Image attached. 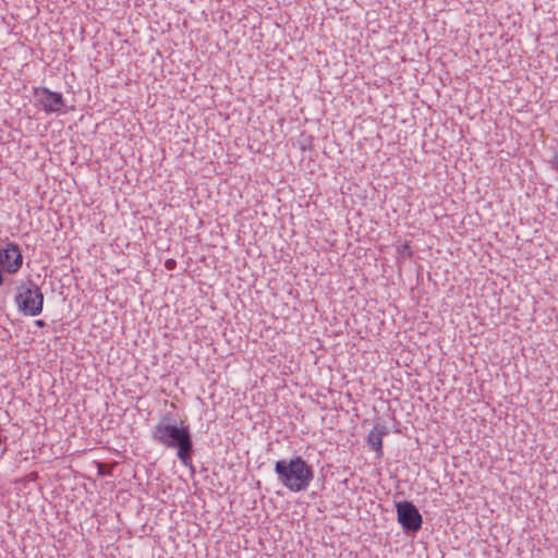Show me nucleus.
<instances>
[{
    "label": "nucleus",
    "mask_w": 558,
    "mask_h": 558,
    "mask_svg": "<svg viewBox=\"0 0 558 558\" xmlns=\"http://www.w3.org/2000/svg\"><path fill=\"white\" fill-rule=\"evenodd\" d=\"M275 472L281 485L293 493L306 490L314 478L312 466L300 456L278 460Z\"/></svg>",
    "instance_id": "f257e3e1"
},
{
    "label": "nucleus",
    "mask_w": 558,
    "mask_h": 558,
    "mask_svg": "<svg viewBox=\"0 0 558 558\" xmlns=\"http://www.w3.org/2000/svg\"><path fill=\"white\" fill-rule=\"evenodd\" d=\"M153 439L167 448H178L177 456L184 465L191 462L193 442L189 426L159 423L154 427Z\"/></svg>",
    "instance_id": "f03ea898"
},
{
    "label": "nucleus",
    "mask_w": 558,
    "mask_h": 558,
    "mask_svg": "<svg viewBox=\"0 0 558 558\" xmlns=\"http://www.w3.org/2000/svg\"><path fill=\"white\" fill-rule=\"evenodd\" d=\"M14 302L24 316L35 317L44 310V293L36 282L27 280L16 288Z\"/></svg>",
    "instance_id": "7ed1b4c3"
},
{
    "label": "nucleus",
    "mask_w": 558,
    "mask_h": 558,
    "mask_svg": "<svg viewBox=\"0 0 558 558\" xmlns=\"http://www.w3.org/2000/svg\"><path fill=\"white\" fill-rule=\"evenodd\" d=\"M23 256L20 247L15 243H8L5 247L0 248V271L15 274L22 267ZM3 283L2 272H0V286Z\"/></svg>",
    "instance_id": "20e7f679"
},
{
    "label": "nucleus",
    "mask_w": 558,
    "mask_h": 558,
    "mask_svg": "<svg viewBox=\"0 0 558 558\" xmlns=\"http://www.w3.org/2000/svg\"><path fill=\"white\" fill-rule=\"evenodd\" d=\"M398 521L405 532H417L422 526V515L410 501L397 505Z\"/></svg>",
    "instance_id": "39448f33"
},
{
    "label": "nucleus",
    "mask_w": 558,
    "mask_h": 558,
    "mask_svg": "<svg viewBox=\"0 0 558 558\" xmlns=\"http://www.w3.org/2000/svg\"><path fill=\"white\" fill-rule=\"evenodd\" d=\"M34 96L36 101L43 106L46 112H57L63 105V96L61 93L51 92L47 87L34 88Z\"/></svg>",
    "instance_id": "423d86ee"
},
{
    "label": "nucleus",
    "mask_w": 558,
    "mask_h": 558,
    "mask_svg": "<svg viewBox=\"0 0 558 558\" xmlns=\"http://www.w3.org/2000/svg\"><path fill=\"white\" fill-rule=\"evenodd\" d=\"M386 434V426L375 425L367 436L368 445L376 451L378 457L383 454V438Z\"/></svg>",
    "instance_id": "0eeeda50"
},
{
    "label": "nucleus",
    "mask_w": 558,
    "mask_h": 558,
    "mask_svg": "<svg viewBox=\"0 0 558 558\" xmlns=\"http://www.w3.org/2000/svg\"><path fill=\"white\" fill-rule=\"evenodd\" d=\"M174 265H175V262H174L173 259H168V260L166 262V267H167L168 269H172Z\"/></svg>",
    "instance_id": "6e6552de"
},
{
    "label": "nucleus",
    "mask_w": 558,
    "mask_h": 558,
    "mask_svg": "<svg viewBox=\"0 0 558 558\" xmlns=\"http://www.w3.org/2000/svg\"><path fill=\"white\" fill-rule=\"evenodd\" d=\"M35 325H36L37 327H40V328H41V327H44V326L46 325V323H45L44 320L37 319V320H35Z\"/></svg>",
    "instance_id": "1a4fd4ad"
},
{
    "label": "nucleus",
    "mask_w": 558,
    "mask_h": 558,
    "mask_svg": "<svg viewBox=\"0 0 558 558\" xmlns=\"http://www.w3.org/2000/svg\"><path fill=\"white\" fill-rule=\"evenodd\" d=\"M554 165L558 169V154L554 157Z\"/></svg>",
    "instance_id": "9d476101"
}]
</instances>
